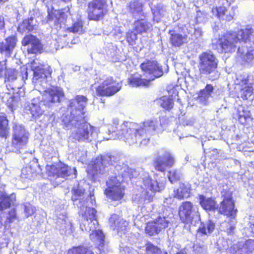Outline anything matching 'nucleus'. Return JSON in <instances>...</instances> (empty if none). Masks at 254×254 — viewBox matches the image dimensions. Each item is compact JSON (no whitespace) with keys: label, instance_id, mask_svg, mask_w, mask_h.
<instances>
[{"label":"nucleus","instance_id":"nucleus-1","mask_svg":"<svg viewBox=\"0 0 254 254\" xmlns=\"http://www.w3.org/2000/svg\"><path fill=\"white\" fill-rule=\"evenodd\" d=\"M110 171L113 172L114 176H111L106 182L107 188L104 193L109 198L119 201L125 194V188L121 185V183L136 177L137 172L121 162L117 157L108 154L98 156L87 169L88 173L93 177L98 174H104Z\"/></svg>","mask_w":254,"mask_h":254},{"label":"nucleus","instance_id":"nucleus-2","mask_svg":"<svg viewBox=\"0 0 254 254\" xmlns=\"http://www.w3.org/2000/svg\"><path fill=\"white\" fill-rule=\"evenodd\" d=\"M157 124L155 119L148 120L140 124L125 122L120 124L119 120L114 119L108 129L109 136L105 138L122 139L129 145L139 142L140 145L145 146L149 142L150 136L155 133Z\"/></svg>","mask_w":254,"mask_h":254},{"label":"nucleus","instance_id":"nucleus-3","mask_svg":"<svg viewBox=\"0 0 254 254\" xmlns=\"http://www.w3.org/2000/svg\"><path fill=\"white\" fill-rule=\"evenodd\" d=\"M71 199L73 204L79 209V214L81 215V222L80 228L82 231L88 232L90 239L98 243V249L100 254L105 253L104 243L105 236L103 232L97 229L98 223L96 218V211L95 209L89 206V203L93 204V196L89 195L85 192V190L78 183L74 185L72 190Z\"/></svg>","mask_w":254,"mask_h":254},{"label":"nucleus","instance_id":"nucleus-4","mask_svg":"<svg viewBox=\"0 0 254 254\" xmlns=\"http://www.w3.org/2000/svg\"><path fill=\"white\" fill-rule=\"evenodd\" d=\"M64 127L71 129L69 139L73 142H90L96 140L99 129L87 122L86 119L80 116L62 117Z\"/></svg>","mask_w":254,"mask_h":254},{"label":"nucleus","instance_id":"nucleus-5","mask_svg":"<svg viewBox=\"0 0 254 254\" xmlns=\"http://www.w3.org/2000/svg\"><path fill=\"white\" fill-rule=\"evenodd\" d=\"M42 96L33 99L30 102L26 103L24 106V112L31 114L35 119L39 118L44 115L47 108L50 107L52 104L59 103L64 97L63 89L59 87L50 86L43 89L41 91Z\"/></svg>","mask_w":254,"mask_h":254},{"label":"nucleus","instance_id":"nucleus-6","mask_svg":"<svg viewBox=\"0 0 254 254\" xmlns=\"http://www.w3.org/2000/svg\"><path fill=\"white\" fill-rule=\"evenodd\" d=\"M249 44L251 47L254 44V27L247 28L238 33H227L219 38L217 44V49L219 53H232L241 43ZM247 48L249 47L246 46Z\"/></svg>","mask_w":254,"mask_h":254},{"label":"nucleus","instance_id":"nucleus-7","mask_svg":"<svg viewBox=\"0 0 254 254\" xmlns=\"http://www.w3.org/2000/svg\"><path fill=\"white\" fill-rule=\"evenodd\" d=\"M139 179L142 182L140 193L136 194L132 198L133 202L138 205H142L145 202H150L153 200L154 192L162 190L165 187L163 182L159 183L156 180L151 179L147 172L141 171Z\"/></svg>","mask_w":254,"mask_h":254},{"label":"nucleus","instance_id":"nucleus-8","mask_svg":"<svg viewBox=\"0 0 254 254\" xmlns=\"http://www.w3.org/2000/svg\"><path fill=\"white\" fill-rule=\"evenodd\" d=\"M122 86V82L117 81L111 76L100 75L95 79L96 93L100 96H113L121 90Z\"/></svg>","mask_w":254,"mask_h":254},{"label":"nucleus","instance_id":"nucleus-9","mask_svg":"<svg viewBox=\"0 0 254 254\" xmlns=\"http://www.w3.org/2000/svg\"><path fill=\"white\" fill-rule=\"evenodd\" d=\"M12 140L6 147L9 152L20 153L26 146L29 139V133L20 124L13 122Z\"/></svg>","mask_w":254,"mask_h":254},{"label":"nucleus","instance_id":"nucleus-10","mask_svg":"<svg viewBox=\"0 0 254 254\" xmlns=\"http://www.w3.org/2000/svg\"><path fill=\"white\" fill-rule=\"evenodd\" d=\"M198 59V68L201 74L209 75V78L213 80L219 77V73L217 71L218 61L212 53L203 52Z\"/></svg>","mask_w":254,"mask_h":254},{"label":"nucleus","instance_id":"nucleus-11","mask_svg":"<svg viewBox=\"0 0 254 254\" xmlns=\"http://www.w3.org/2000/svg\"><path fill=\"white\" fill-rule=\"evenodd\" d=\"M46 173L51 180L55 181L57 185L63 182L68 177L75 178L76 170L64 164L60 163L57 166L47 164L46 167Z\"/></svg>","mask_w":254,"mask_h":254},{"label":"nucleus","instance_id":"nucleus-12","mask_svg":"<svg viewBox=\"0 0 254 254\" xmlns=\"http://www.w3.org/2000/svg\"><path fill=\"white\" fill-rule=\"evenodd\" d=\"M172 214L167 209L159 214L154 220L148 222L145 227V232L149 236L159 234L169 226L172 220Z\"/></svg>","mask_w":254,"mask_h":254},{"label":"nucleus","instance_id":"nucleus-13","mask_svg":"<svg viewBox=\"0 0 254 254\" xmlns=\"http://www.w3.org/2000/svg\"><path fill=\"white\" fill-rule=\"evenodd\" d=\"M31 68L33 72V82L36 90L41 91L51 86L47 82V73L45 65L40 64L38 60H35L31 63Z\"/></svg>","mask_w":254,"mask_h":254},{"label":"nucleus","instance_id":"nucleus-14","mask_svg":"<svg viewBox=\"0 0 254 254\" xmlns=\"http://www.w3.org/2000/svg\"><path fill=\"white\" fill-rule=\"evenodd\" d=\"M179 215L181 220L186 223L193 224L200 221V215L196 208L190 201H185L179 207Z\"/></svg>","mask_w":254,"mask_h":254},{"label":"nucleus","instance_id":"nucleus-15","mask_svg":"<svg viewBox=\"0 0 254 254\" xmlns=\"http://www.w3.org/2000/svg\"><path fill=\"white\" fill-rule=\"evenodd\" d=\"M88 99L83 95H77L74 99H71L68 104V110L70 113L63 114L62 117H72L80 116L86 118L85 108L87 105Z\"/></svg>","mask_w":254,"mask_h":254},{"label":"nucleus","instance_id":"nucleus-16","mask_svg":"<svg viewBox=\"0 0 254 254\" xmlns=\"http://www.w3.org/2000/svg\"><path fill=\"white\" fill-rule=\"evenodd\" d=\"M107 0H93L88 4L87 12L91 20H99L107 12Z\"/></svg>","mask_w":254,"mask_h":254},{"label":"nucleus","instance_id":"nucleus-17","mask_svg":"<svg viewBox=\"0 0 254 254\" xmlns=\"http://www.w3.org/2000/svg\"><path fill=\"white\" fill-rule=\"evenodd\" d=\"M144 76L149 81L153 80L163 74L161 66L155 61H147L140 64Z\"/></svg>","mask_w":254,"mask_h":254},{"label":"nucleus","instance_id":"nucleus-18","mask_svg":"<svg viewBox=\"0 0 254 254\" xmlns=\"http://www.w3.org/2000/svg\"><path fill=\"white\" fill-rule=\"evenodd\" d=\"M249 76L247 74L239 75L237 76L235 81L237 86L236 88L239 89L238 97H240L244 100H247L253 93V88L252 84L249 82Z\"/></svg>","mask_w":254,"mask_h":254},{"label":"nucleus","instance_id":"nucleus-19","mask_svg":"<svg viewBox=\"0 0 254 254\" xmlns=\"http://www.w3.org/2000/svg\"><path fill=\"white\" fill-rule=\"evenodd\" d=\"M67 15L62 10H52L48 11L47 23L53 26L58 31L64 28Z\"/></svg>","mask_w":254,"mask_h":254},{"label":"nucleus","instance_id":"nucleus-20","mask_svg":"<svg viewBox=\"0 0 254 254\" xmlns=\"http://www.w3.org/2000/svg\"><path fill=\"white\" fill-rule=\"evenodd\" d=\"M175 159L170 151L165 150L155 159V169L160 172H164L167 167H171L175 164Z\"/></svg>","mask_w":254,"mask_h":254},{"label":"nucleus","instance_id":"nucleus-21","mask_svg":"<svg viewBox=\"0 0 254 254\" xmlns=\"http://www.w3.org/2000/svg\"><path fill=\"white\" fill-rule=\"evenodd\" d=\"M219 212L228 217H235L237 210L235 208V204L232 195L228 193L223 196V199L218 208Z\"/></svg>","mask_w":254,"mask_h":254},{"label":"nucleus","instance_id":"nucleus-22","mask_svg":"<svg viewBox=\"0 0 254 254\" xmlns=\"http://www.w3.org/2000/svg\"><path fill=\"white\" fill-rule=\"evenodd\" d=\"M110 227L114 230L117 231L118 234L123 237V234L126 235L127 228L128 222L124 220L120 216L113 214L109 220Z\"/></svg>","mask_w":254,"mask_h":254},{"label":"nucleus","instance_id":"nucleus-23","mask_svg":"<svg viewBox=\"0 0 254 254\" xmlns=\"http://www.w3.org/2000/svg\"><path fill=\"white\" fill-rule=\"evenodd\" d=\"M56 228L62 235H69L72 233L74 228L64 211L58 216Z\"/></svg>","mask_w":254,"mask_h":254},{"label":"nucleus","instance_id":"nucleus-24","mask_svg":"<svg viewBox=\"0 0 254 254\" xmlns=\"http://www.w3.org/2000/svg\"><path fill=\"white\" fill-rule=\"evenodd\" d=\"M215 223L211 220L200 222L197 230L196 237L200 240H205L214 231Z\"/></svg>","mask_w":254,"mask_h":254},{"label":"nucleus","instance_id":"nucleus-25","mask_svg":"<svg viewBox=\"0 0 254 254\" xmlns=\"http://www.w3.org/2000/svg\"><path fill=\"white\" fill-rule=\"evenodd\" d=\"M23 46H28V53L36 54L41 53L42 46L40 40L35 36L28 35L24 37L22 41Z\"/></svg>","mask_w":254,"mask_h":254},{"label":"nucleus","instance_id":"nucleus-26","mask_svg":"<svg viewBox=\"0 0 254 254\" xmlns=\"http://www.w3.org/2000/svg\"><path fill=\"white\" fill-rule=\"evenodd\" d=\"M254 250V240L250 239L245 243L239 242L234 245L231 251L233 254H251Z\"/></svg>","mask_w":254,"mask_h":254},{"label":"nucleus","instance_id":"nucleus-27","mask_svg":"<svg viewBox=\"0 0 254 254\" xmlns=\"http://www.w3.org/2000/svg\"><path fill=\"white\" fill-rule=\"evenodd\" d=\"M213 16L220 19L230 21L233 19L235 14L234 9L233 8H226L224 6L216 7L212 9Z\"/></svg>","mask_w":254,"mask_h":254},{"label":"nucleus","instance_id":"nucleus-28","mask_svg":"<svg viewBox=\"0 0 254 254\" xmlns=\"http://www.w3.org/2000/svg\"><path fill=\"white\" fill-rule=\"evenodd\" d=\"M127 10L135 19L144 17L143 4L139 0H131L127 5Z\"/></svg>","mask_w":254,"mask_h":254},{"label":"nucleus","instance_id":"nucleus-29","mask_svg":"<svg viewBox=\"0 0 254 254\" xmlns=\"http://www.w3.org/2000/svg\"><path fill=\"white\" fill-rule=\"evenodd\" d=\"M16 42L17 39L14 36L6 38L4 42L0 43V53L7 57H10Z\"/></svg>","mask_w":254,"mask_h":254},{"label":"nucleus","instance_id":"nucleus-30","mask_svg":"<svg viewBox=\"0 0 254 254\" xmlns=\"http://www.w3.org/2000/svg\"><path fill=\"white\" fill-rule=\"evenodd\" d=\"M149 5L153 14V20L157 23L160 22L166 12L165 7L162 3H156L154 1Z\"/></svg>","mask_w":254,"mask_h":254},{"label":"nucleus","instance_id":"nucleus-31","mask_svg":"<svg viewBox=\"0 0 254 254\" xmlns=\"http://www.w3.org/2000/svg\"><path fill=\"white\" fill-rule=\"evenodd\" d=\"M15 200L16 196L14 193L8 195L3 188H0V212L9 207Z\"/></svg>","mask_w":254,"mask_h":254},{"label":"nucleus","instance_id":"nucleus-32","mask_svg":"<svg viewBox=\"0 0 254 254\" xmlns=\"http://www.w3.org/2000/svg\"><path fill=\"white\" fill-rule=\"evenodd\" d=\"M213 91V86L211 84H207L205 88L201 90L198 94L197 98L198 102L203 105H207Z\"/></svg>","mask_w":254,"mask_h":254},{"label":"nucleus","instance_id":"nucleus-33","mask_svg":"<svg viewBox=\"0 0 254 254\" xmlns=\"http://www.w3.org/2000/svg\"><path fill=\"white\" fill-rule=\"evenodd\" d=\"M170 35V40L172 46L175 47H180L187 42V36L176 33L174 31L169 32Z\"/></svg>","mask_w":254,"mask_h":254},{"label":"nucleus","instance_id":"nucleus-34","mask_svg":"<svg viewBox=\"0 0 254 254\" xmlns=\"http://www.w3.org/2000/svg\"><path fill=\"white\" fill-rule=\"evenodd\" d=\"M128 84L132 87L148 86L150 81L147 79L142 78L140 74L131 75L128 79Z\"/></svg>","mask_w":254,"mask_h":254},{"label":"nucleus","instance_id":"nucleus-35","mask_svg":"<svg viewBox=\"0 0 254 254\" xmlns=\"http://www.w3.org/2000/svg\"><path fill=\"white\" fill-rule=\"evenodd\" d=\"M190 188L188 184H180L179 187L174 190V196L179 199L187 198L190 196Z\"/></svg>","mask_w":254,"mask_h":254},{"label":"nucleus","instance_id":"nucleus-36","mask_svg":"<svg viewBox=\"0 0 254 254\" xmlns=\"http://www.w3.org/2000/svg\"><path fill=\"white\" fill-rule=\"evenodd\" d=\"M140 20L138 19L134 23V30L137 33L141 34L142 33H146L148 30L151 29L152 24L148 21H146L141 18Z\"/></svg>","mask_w":254,"mask_h":254},{"label":"nucleus","instance_id":"nucleus-37","mask_svg":"<svg viewBox=\"0 0 254 254\" xmlns=\"http://www.w3.org/2000/svg\"><path fill=\"white\" fill-rule=\"evenodd\" d=\"M199 203L201 207L208 211L214 210L216 208V203L211 198H206L202 195L199 196Z\"/></svg>","mask_w":254,"mask_h":254},{"label":"nucleus","instance_id":"nucleus-38","mask_svg":"<svg viewBox=\"0 0 254 254\" xmlns=\"http://www.w3.org/2000/svg\"><path fill=\"white\" fill-rule=\"evenodd\" d=\"M238 58H240L242 61L250 63L254 59V55L253 51H249L247 48L243 49L239 47L237 52Z\"/></svg>","mask_w":254,"mask_h":254},{"label":"nucleus","instance_id":"nucleus-39","mask_svg":"<svg viewBox=\"0 0 254 254\" xmlns=\"http://www.w3.org/2000/svg\"><path fill=\"white\" fill-rule=\"evenodd\" d=\"M234 218H229L221 224V230L226 232L228 235L233 233L235 228L236 222Z\"/></svg>","mask_w":254,"mask_h":254},{"label":"nucleus","instance_id":"nucleus-40","mask_svg":"<svg viewBox=\"0 0 254 254\" xmlns=\"http://www.w3.org/2000/svg\"><path fill=\"white\" fill-rule=\"evenodd\" d=\"M34 19L30 17L28 19H25L18 27V30L20 32H29L34 29L35 25L33 23Z\"/></svg>","mask_w":254,"mask_h":254},{"label":"nucleus","instance_id":"nucleus-41","mask_svg":"<svg viewBox=\"0 0 254 254\" xmlns=\"http://www.w3.org/2000/svg\"><path fill=\"white\" fill-rule=\"evenodd\" d=\"M158 103L163 109L168 111L171 110L174 105L173 97L170 96H164L161 97L158 100Z\"/></svg>","mask_w":254,"mask_h":254},{"label":"nucleus","instance_id":"nucleus-42","mask_svg":"<svg viewBox=\"0 0 254 254\" xmlns=\"http://www.w3.org/2000/svg\"><path fill=\"white\" fill-rule=\"evenodd\" d=\"M8 134V120L5 117L0 116V137L6 139Z\"/></svg>","mask_w":254,"mask_h":254},{"label":"nucleus","instance_id":"nucleus-43","mask_svg":"<svg viewBox=\"0 0 254 254\" xmlns=\"http://www.w3.org/2000/svg\"><path fill=\"white\" fill-rule=\"evenodd\" d=\"M37 176L36 172L31 166H27L23 168L21 170V177L22 179L33 180Z\"/></svg>","mask_w":254,"mask_h":254},{"label":"nucleus","instance_id":"nucleus-44","mask_svg":"<svg viewBox=\"0 0 254 254\" xmlns=\"http://www.w3.org/2000/svg\"><path fill=\"white\" fill-rule=\"evenodd\" d=\"M67 254H94V253L89 248L83 246H78L73 247L69 249Z\"/></svg>","mask_w":254,"mask_h":254},{"label":"nucleus","instance_id":"nucleus-45","mask_svg":"<svg viewBox=\"0 0 254 254\" xmlns=\"http://www.w3.org/2000/svg\"><path fill=\"white\" fill-rule=\"evenodd\" d=\"M147 254H168L165 252L161 251L157 247L151 243H148L145 248Z\"/></svg>","mask_w":254,"mask_h":254},{"label":"nucleus","instance_id":"nucleus-46","mask_svg":"<svg viewBox=\"0 0 254 254\" xmlns=\"http://www.w3.org/2000/svg\"><path fill=\"white\" fill-rule=\"evenodd\" d=\"M44 155L46 159H50L53 158H56L58 156V152L56 148L53 146H48L47 149L44 150Z\"/></svg>","mask_w":254,"mask_h":254},{"label":"nucleus","instance_id":"nucleus-47","mask_svg":"<svg viewBox=\"0 0 254 254\" xmlns=\"http://www.w3.org/2000/svg\"><path fill=\"white\" fill-rule=\"evenodd\" d=\"M70 32L80 34L83 32V23L81 21H78L74 23L72 26L67 28Z\"/></svg>","mask_w":254,"mask_h":254},{"label":"nucleus","instance_id":"nucleus-48","mask_svg":"<svg viewBox=\"0 0 254 254\" xmlns=\"http://www.w3.org/2000/svg\"><path fill=\"white\" fill-rule=\"evenodd\" d=\"M238 119L239 121L242 124H246L247 121L250 119V112L248 111H245L242 109V111L239 109L238 113Z\"/></svg>","mask_w":254,"mask_h":254},{"label":"nucleus","instance_id":"nucleus-49","mask_svg":"<svg viewBox=\"0 0 254 254\" xmlns=\"http://www.w3.org/2000/svg\"><path fill=\"white\" fill-rule=\"evenodd\" d=\"M168 173V179L172 183L180 180L181 178V173L179 170H172Z\"/></svg>","mask_w":254,"mask_h":254},{"label":"nucleus","instance_id":"nucleus-50","mask_svg":"<svg viewBox=\"0 0 254 254\" xmlns=\"http://www.w3.org/2000/svg\"><path fill=\"white\" fill-rule=\"evenodd\" d=\"M120 254H142L137 250L127 246H121Z\"/></svg>","mask_w":254,"mask_h":254},{"label":"nucleus","instance_id":"nucleus-51","mask_svg":"<svg viewBox=\"0 0 254 254\" xmlns=\"http://www.w3.org/2000/svg\"><path fill=\"white\" fill-rule=\"evenodd\" d=\"M6 72L5 74V78L9 81H12L16 79L17 72L14 69H6Z\"/></svg>","mask_w":254,"mask_h":254},{"label":"nucleus","instance_id":"nucleus-52","mask_svg":"<svg viewBox=\"0 0 254 254\" xmlns=\"http://www.w3.org/2000/svg\"><path fill=\"white\" fill-rule=\"evenodd\" d=\"M23 209L27 218L33 215L36 210L35 208L29 203H25L23 205Z\"/></svg>","mask_w":254,"mask_h":254},{"label":"nucleus","instance_id":"nucleus-53","mask_svg":"<svg viewBox=\"0 0 254 254\" xmlns=\"http://www.w3.org/2000/svg\"><path fill=\"white\" fill-rule=\"evenodd\" d=\"M16 215L15 209H11L10 211H9L8 216H7L6 218V220L4 222V226L6 227L7 225L12 223L14 220L16 219Z\"/></svg>","mask_w":254,"mask_h":254},{"label":"nucleus","instance_id":"nucleus-54","mask_svg":"<svg viewBox=\"0 0 254 254\" xmlns=\"http://www.w3.org/2000/svg\"><path fill=\"white\" fill-rule=\"evenodd\" d=\"M127 41L131 45L135 44V41L137 39V34L133 31L128 32L126 36Z\"/></svg>","mask_w":254,"mask_h":254},{"label":"nucleus","instance_id":"nucleus-55","mask_svg":"<svg viewBox=\"0 0 254 254\" xmlns=\"http://www.w3.org/2000/svg\"><path fill=\"white\" fill-rule=\"evenodd\" d=\"M193 248L195 254H203L206 250V247L204 245L200 244H195Z\"/></svg>","mask_w":254,"mask_h":254},{"label":"nucleus","instance_id":"nucleus-56","mask_svg":"<svg viewBox=\"0 0 254 254\" xmlns=\"http://www.w3.org/2000/svg\"><path fill=\"white\" fill-rule=\"evenodd\" d=\"M139 235L138 233L128 234L127 235H126V237L127 238L128 240L131 243H135L136 241L138 239Z\"/></svg>","mask_w":254,"mask_h":254},{"label":"nucleus","instance_id":"nucleus-57","mask_svg":"<svg viewBox=\"0 0 254 254\" xmlns=\"http://www.w3.org/2000/svg\"><path fill=\"white\" fill-rule=\"evenodd\" d=\"M20 77L21 80L24 81L27 79L28 77L27 68L25 66L21 67L20 68Z\"/></svg>","mask_w":254,"mask_h":254},{"label":"nucleus","instance_id":"nucleus-58","mask_svg":"<svg viewBox=\"0 0 254 254\" xmlns=\"http://www.w3.org/2000/svg\"><path fill=\"white\" fill-rule=\"evenodd\" d=\"M194 123V121L192 119L189 118H183L181 120V124L184 126H192Z\"/></svg>","mask_w":254,"mask_h":254},{"label":"nucleus","instance_id":"nucleus-59","mask_svg":"<svg viewBox=\"0 0 254 254\" xmlns=\"http://www.w3.org/2000/svg\"><path fill=\"white\" fill-rule=\"evenodd\" d=\"M114 31V35L115 36L116 38L117 39H120L123 32L121 28L120 27H116Z\"/></svg>","mask_w":254,"mask_h":254},{"label":"nucleus","instance_id":"nucleus-60","mask_svg":"<svg viewBox=\"0 0 254 254\" xmlns=\"http://www.w3.org/2000/svg\"><path fill=\"white\" fill-rule=\"evenodd\" d=\"M6 60L0 62V77H2L4 70L6 69Z\"/></svg>","mask_w":254,"mask_h":254},{"label":"nucleus","instance_id":"nucleus-61","mask_svg":"<svg viewBox=\"0 0 254 254\" xmlns=\"http://www.w3.org/2000/svg\"><path fill=\"white\" fill-rule=\"evenodd\" d=\"M5 26L4 18L2 15H0V31L4 32Z\"/></svg>","mask_w":254,"mask_h":254},{"label":"nucleus","instance_id":"nucleus-62","mask_svg":"<svg viewBox=\"0 0 254 254\" xmlns=\"http://www.w3.org/2000/svg\"><path fill=\"white\" fill-rule=\"evenodd\" d=\"M86 152H84L82 156L79 157L78 161L81 162L82 163H86Z\"/></svg>","mask_w":254,"mask_h":254},{"label":"nucleus","instance_id":"nucleus-63","mask_svg":"<svg viewBox=\"0 0 254 254\" xmlns=\"http://www.w3.org/2000/svg\"><path fill=\"white\" fill-rule=\"evenodd\" d=\"M15 97L11 96L10 99L7 101V104L9 106L12 107L14 105V101H15Z\"/></svg>","mask_w":254,"mask_h":254},{"label":"nucleus","instance_id":"nucleus-64","mask_svg":"<svg viewBox=\"0 0 254 254\" xmlns=\"http://www.w3.org/2000/svg\"><path fill=\"white\" fill-rule=\"evenodd\" d=\"M194 35L196 36V38L201 37L202 35V32L201 30L199 29H195L194 32Z\"/></svg>","mask_w":254,"mask_h":254}]
</instances>
